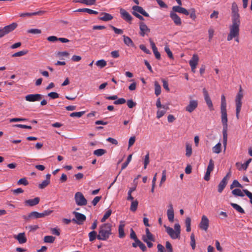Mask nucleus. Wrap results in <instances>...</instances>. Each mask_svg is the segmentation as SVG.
<instances>
[{"mask_svg":"<svg viewBox=\"0 0 252 252\" xmlns=\"http://www.w3.org/2000/svg\"><path fill=\"white\" fill-rule=\"evenodd\" d=\"M125 224L124 223V222L121 221L120 224L119 226V237L120 238H123L125 237V234L124 232V227H125Z\"/></svg>","mask_w":252,"mask_h":252,"instance_id":"obj_26","label":"nucleus"},{"mask_svg":"<svg viewBox=\"0 0 252 252\" xmlns=\"http://www.w3.org/2000/svg\"><path fill=\"white\" fill-rule=\"evenodd\" d=\"M140 34L142 36H144L145 34H147L150 32L149 29H148L147 26L143 22L140 24Z\"/></svg>","mask_w":252,"mask_h":252,"instance_id":"obj_22","label":"nucleus"},{"mask_svg":"<svg viewBox=\"0 0 252 252\" xmlns=\"http://www.w3.org/2000/svg\"><path fill=\"white\" fill-rule=\"evenodd\" d=\"M14 238L21 244L25 243L27 241L25 234L24 232L20 233L18 235L14 236Z\"/></svg>","mask_w":252,"mask_h":252,"instance_id":"obj_20","label":"nucleus"},{"mask_svg":"<svg viewBox=\"0 0 252 252\" xmlns=\"http://www.w3.org/2000/svg\"><path fill=\"white\" fill-rule=\"evenodd\" d=\"M13 126L14 127H16L22 128H27V129H32V126H31L24 125H22V124H16V125H13Z\"/></svg>","mask_w":252,"mask_h":252,"instance_id":"obj_54","label":"nucleus"},{"mask_svg":"<svg viewBox=\"0 0 252 252\" xmlns=\"http://www.w3.org/2000/svg\"><path fill=\"white\" fill-rule=\"evenodd\" d=\"M101 15H103V16L100 17L99 19L103 21H110L113 18L112 15L107 13H102Z\"/></svg>","mask_w":252,"mask_h":252,"instance_id":"obj_28","label":"nucleus"},{"mask_svg":"<svg viewBox=\"0 0 252 252\" xmlns=\"http://www.w3.org/2000/svg\"><path fill=\"white\" fill-rule=\"evenodd\" d=\"M130 237L131 239H132L134 240H136L137 241H138L139 240V239L137 238V237L136 236V235L135 232L132 228L130 229Z\"/></svg>","mask_w":252,"mask_h":252,"instance_id":"obj_57","label":"nucleus"},{"mask_svg":"<svg viewBox=\"0 0 252 252\" xmlns=\"http://www.w3.org/2000/svg\"><path fill=\"white\" fill-rule=\"evenodd\" d=\"M169 16L175 25L179 26L182 25V20L177 13L171 10Z\"/></svg>","mask_w":252,"mask_h":252,"instance_id":"obj_13","label":"nucleus"},{"mask_svg":"<svg viewBox=\"0 0 252 252\" xmlns=\"http://www.w3.org/2000/svg\"><path fill=\"white\" fill-rule=\"evenodd\" d=\"M165 247L167 250V252H173L172 246L169 241H166Z\"/></svg>","mask_w":252,"mask_h":252,"instance_id":"obj_55","label":"nucleus"},{"mask_svg":"<svg viewBox=\"0 0 252 252\" xmlns=\"http://www.w3.org/2000/svg\"><path fill=\"white\" fill-rule=\"evenodd\" d=\"M243 97L242 88L240 86L239 91L236 95L235 98L236 103V116L237 119L239 118V114L242 107V99Z\"/></svg>","mask_w":252,"mask_h":252,"instance_id":"obj_6","label":"nucleus"},{"mask_svg":"<svg viewBox=\"0 0 252 252\" xmlns=\"http://www.w3.org/2000/svg\"><path fill=\"white\" fill-rule=\"evenodd\" d=\"M132 9L133 11H135V12H139L145 17H149L148 13L146 12L141 6H139L137 5L133 6L132 7Z\"/></svg>","mask_w":252,"mask_h":252,"instance_id":"obj_24","label":"nucleus"},{"mask_svg":"<svg viewBox=\"0 0 252 252\" xmlns=\"http://www.w3.org/2000/svg\"><path fill=\"white\" fill-rule=\"evenodd\" d=\"M230 205L234 209H235L238 212L241 214H244L245 213L244 210L237 204L231 203Z\"/></svg>","mask_w":252,"mask_h":252,"instance_id":"obj_30","label":"nucleus"},{"mask_svg":"<svg viewBox=\"0 0 252 252\" xmlns=\"http://www.w3.org/2000/svg\"><path fill=\"white\" fill-rule=\"evenodd\" d=\"M69 54L67 51L58 52L57 53V57L60 58L61 59H63L62 58L63 57H67L69 56Z\"/></svg>","mask_w":252,"mask_h":252,"instance_id":"obj_44","label":"nucleus"},{"mask_svg":"<svg viewBox=\"0 0 252 252\" xmlns=\"http://www.w3.org/2000/svg\"><path fill=\"white\" fill-rule=\"evenodd\" d=\"M126 100L124 98H119L114 102V104L116 105L123 104L126 103Z\"/></svg>","mask_w":252,"mask_h":252,"instance_id":"obj_58","label":"nucleus"},{"mask_svg":"<svg viewBox=\"0 0 252 252\" xmlns=\"http://www.w3.org/2000/svg\"><path fill=\"white\" fill-rule=\"evenodd\" d=\"M190 246L193 250L195 248V236L193 233H192L190 236Z\"/></svg>","mask_w":252,"mask_h":252,"instance_id":"obj_47","label":"nucleus"},{"mask_svg":"<svg viewBox=\"0 0 252 252\" xmlns=\"http://www.w3.org/2000/svg\"><path fill=\"white\" fill-rule=\"evenodd\" d=\"M146 235H143L142 236V239L144 237L146 239H147V241H155V239L153 235L150 232V230L148 228H146L145 230Z\"/></svg>","mask_w":252,"mask_h":252,"instance_id":"obj_27","label":"nucleus"},{"mask_svg":"<svg viewBox=\"0 0 252 252\" xmlns=\"http://www.w3.org/2000/svg\"><path fill=\"white\" fill-rule=\"evenodd\" d=\"M55 240V237L52 236H46L44 238L45 243H53Z\"/></svg>","mask_w":252,"mask_h":252,"instance_id":"obj_38","label":"nucleus"},{"mask_svg":"<svg viewBox=\"0 0 252 252\" xmlns=\"http://www.w3.org/2000/svg\"><path fill=\"white\" fill-rule=\"evenodd\" d=\"M124 37V42L125 44H126L128 46H133V42L132 40L128 36L126 35H123Z\"/></svg>","mask_w":252,"mask_h":252,"instance_id":"obj_31","label":"nucleus"},{"mask_svg":"<svg viewBox=\"0 0 252 252\" xmlns=\"http://www.w3.org/2000/svg\"><path fill=\"white\" fill-rule=\"evenodd\" d=\"M28 32L32 34H40L41 33V31L37 29H31L28 30Z\"/></svg>","mask_w":252,"mask_h":252,"instance_id":"obj_50","label":"nucleus"},{"mask_svg":"<svg viewBox=\"0 0 252 252\" xmlns=\"http://www.w3.org/2000/svg\"><path fill=\"white\" fill-rule=\"evenodd\" d=\"M89 240L91 242L94 241L96 238L97 239V234L96 231L93 230L89 233Z\"/></svg>","mask_w":252,"mask_h":252,"instance_id":"obj_33","label":"nucleus"},{"mask_svg":"<svg viewBox=\"0 0 252 252\" xmlns=\"http://www.w3.org/2000/svg\"><path fill=\"white\" fill-rule=\"evenodd\" d=\"M166 232L172 239H180L181 234V226L179 223H175L174 226V229L164 225Z\"/></svg>","mask_w":252,"mask_h":252,"instance_id":"obj_5","label":"nucleus"},{"mask_svg":"<svg viewBox=\"0 0 252 252\" xmlns=\"http://www.w3.org/2000/svg\"><path fill=\"white\" fill-rule=\"evenodd\" d=\"M106 153V150L103 149H99L94 151V154L97 157H100Z\"/></svg>","mask_w":252,"mask_h":252,"instance_id":"obj_32","label":"nucleus"},{"mask_svg":"<svg viewBox=\"0 0 252 252\" xmlns=\"http://www.w3.org/2000/svg\"><path fill=\"white\" fill-rule=\"evenodd\" d=\"M73 214L75 216V219H73L72 221L77 223L78 225H81L86 220L85 215L80 213L77 212H73Z\"/></svg>","mask_w":252,"mask_h":252,"instance_id":"obj_9","label":"nucleus"},{"mask_svg":"<svg viewBox=\"0 0 252 252\" xmlns=\"http://www.w3.org/2000/svg\"><path fill=\"white\" fill-rule=\"evenodd\" d=\"M45 12H46L45 11L40 10V11H38L37 12H32V13H29V12L22 13L20 14V16L24 17H26V16L31 17V16H34V15H42Z\"/></svg>","mask_w":252,"mask_h":252,"instance_id":"obj_21","label":"nucleus"},{"mask_svg":"<svg viewBox=\"0 0 252 252\" xmlns=\"http://www.w3.org/2000/svg\"><path fill=\"white\" fill-rule=\"evenodd\" d=\"M169 109L168 104L162 105L158 99V118L164 115L166 111Z\"/></svg>","mask_w":252,"mask_h":252,"instance_id":"obj_16","label":"nucleus"},{"mask_svg":"<svg viewBox=\"0 0 252 252\" xmlns=\"http://www.w3.org/2000/svg\"><path fill=\"white\" fill-rule=\"evenodd\" d=\"M112 225L109 223H106L99 226L97 239L106 241L111 235Z\"/></svg>","mask_w":252,"mask_h":252,"instance_id":"obj_3","label":"nucleus"},{"mask_svg":"<svg viewBox=\"0 0 252 252\" xmlns=\"http://www.w3.org/2000/svg\"><path fill=\"white\" fill-rule=\"evenodd\" d=\"M251 161L252 158L249 159L245 163L241 165V168L244 170H246Z\"/></svg>","mask_w":252,"mask_h":252,"instance_id":"obj_63","label":"nucleus"},{"mask_svg":"<svg viewBox=\"0 0 252 252\" xmlns=\"http://www.w3.org/2000/svg\"><path fill=\"white\" fill-rule=\"evenodd\" d=\"M192 154V147L191 145L187 143L186 144V156L187 157H190Z\"/></svg>","mask_w":252,"mask_h":252,"instance_id":"obj_29","label":"nucleus"},{"mask_svg":"<svg viewBox=\"0 0 252 252\" xmlns=\"http://www.w3.org/2000/svg\"><path fill=\"white\" fill-rule=\"evenodd\" d=\"M96 65L100 67V68H103L104 67H105L106 64H107V63L104 60H98L96 62Z\"/></svg>","mask_w":252,"mask_h":252,"instance_id":"obj_42","label":"nucleus"},{"mask_svg":"<svg viewBox=\"0 0 252 252\" xmlns=\"http://www.w3.org/2000/svg\"><path fill=\"white\" fill-rule=\"evenodd\" d=\"M42 97V95L41 94H30L25 96V99L27 101L34 102L40 101Z\"/></svg>","mask_w":252,"mask_h":252,"instance_id":"obj_12","label":"nucleus"},{"mask_svg":"<svg viewBox=\"0 0 252 252\" xmlns=\"http://www.w3.org/2000/svg\"><path fill=\"white\" fill-rule=\"evenodd\" d=\"M213 153L219 154L221 152V144L218 143L212 149Z\"/></svg>","mask_w":252,"mask_h":252,"instance_id":"obj_35","label":"nucleus"},{"mask_svg":"<svg viewBox=\"0 0 252 252\" xmlns=\"http://www.w3.org/2000/svg\"><path fill=\"white\" fill-rule=\"evenodd\" d=\"M166 179V171L163 170L162 173V177L159 183V186L161 187L163 183L165 182Z\"/></svg>","mask_w":252,"mask_h":252,"instance_id":"obj_53","label":"nucleus"},{"mask_svg":"<svg viewBox=\"0 0 252 252\" xmlns=\"http://www.w3.org/2000/svg\"><path fill=\"white\" fill-rule=\"evenodd\" d=\"M231 20L232 24L229 26V33L227 37V40L230 41L233 38L237 37L235 40L238 42L239 39L238 37L239 35L241 20L238 7L235 2H233L232 3Z\"/></svg>","mask_w":252,"mask_h":252,"instance_id":"obj_1","label":"nucleus"},{"mask_svg":"<svg viewBox=\"0 0 252 252\" xmlns=\"http://www.w3.org/2000/svg\"><path fill=\"white\" fill-rule=\"evenodd\" d=\"M111 213L112 211L110 209L108 210L104 215L103 218L101 219V221L102 222H104L110 216Z\"/></svg>","mask_w":252,"mask_h":252,"instance_id":"obj_43","label":"nucleus"},{"mask_svg":"<svg viewBox=\"0 0 252 252\" xmlns=\"http://www.w3.org/2000/svg\"><path fill=\"white\" fill-rule=\"evenodd\" d=\"M181 5L174 6L172 8V11L174 12L183 14L185 15H189L190 18L193 20H195L196 18V10L194 8H191L188 10L184 7L181 6Z\"/></svg>","mask_w":252,"mask_h":252,"instance_id":"obj_4","label":"nucleus"},{"mask_svg":"<svg viewBox=\"0 0 252 252\" xmlns=\"http://www.w3.org/2000/svg\"><path fill=\"white\" fill-rule=\"evenodd\" d=\"M40 198L38 197H35L34 199L26 200L25 204L29 206H33L38 204L39 202Z\"/></svg>","mask_w":252,"mask_h":252,"instance_id":"obj_23","label":"nucleus"},{"mask_svg":"<svg viewBox=\"0 0 252 252\" xmlns=\"http://www.w3.org/2000/svg\"><path fill=\"white\" fill-rule=\"evenodd\" d=\"M120 14L122 18L127 22H130L132 20V17L131 16L125 9L121 8L120 9Z\"/></svg>","mask_w":252,"mask_h":252,"instance_id":"obj_18","label":"nucleus"},{"mask_svg":"<svg viewBox=\"0 0 252 252\" xmlns=\"http://www.w3.org/2000/svg\"><path fill=\"white\" fill-rule=\"evenodd\" d=\"M41 213H38L36 211H33L29 214L28 216H25L24 219L26 220H29L30 219L42 218Z\"/></svg>","mask_w":252,"mask_h":252,"instance_id":"obj_17","label":"nucleus"},{"mask_svg":"<svg viewBox=\"0 0 252 252\" xmlns=\"http://www.w3.org/2000/svg\"><path fill=\"white\" fill-rule=\"evenodd\" d=\"M111 56L113 58H118L120 56L118 50H115L111 52Z\"/></svg>","mask_w":252,"mask_h":252,"instance_id":"obj_60","label":"nucleus"},{"mask_svg":"<svg viewBox=\"0 0 252 252\" xmlns=\"http://www.w3.org/2000/svg\"><path fill=\"white\" fill-rule=\"evenodd\" d=\"M85 111L73 112L70 114V116L71 117L80 118L85 114Z\"/></svg>","mask_w":252,"mask_h":252,"instance_id":"obj_39","label":"nucleus"},{"mask_svg":"<svg viewBox=\"0 0 252 252\" xmlns=\"http://www.w3.org/2000/svg\"><path fill=\"white\" fill-rule=\"evenodd\" d=\"M234 188H242L243 186L239 183L237 180H234L232 184L230 185V189H232Z\"/></svg>","mask_w":252,"mask_h":252,"instance_id":"obj_45","label":"nucleus"},{"mask_svg":"<svg viewBox=\"0 0 252 252\" xmlns=\"http://www.w3.org/2000/svg\"><path fill=\"white\" fill-rule=\"evenodd\" d=\"M203 93L204 96V99L207 105H208L210 110H213L214 108L212 100L209 95L207 91L205 88L203 89Z\"/></svg>","mask_w":252,"mask_h":252,"instance_id":"obj_14","label":"nucleus"},{"mask_svg":"<svg viewBox=\"0 0 252 252\" xmlns=\"http://www.w3.org/2000/svg\"><path fill=\"white\" fill-rule=\"evenodd\" d=\"M138 204V202L137 200H135L134 201H132L131 203L130 210L132 212H135L136 210H137Z\"/></svg>","mask_w":252,"mask_h":252,"instance_id":"obj_36","label":"nucleus"},{"mask_svg":"<svg viewBox=\"0 0 252 252\" xmlns=\"http://www.w3.org/2000/svg\"><path fill=\"white\" fill-rule=\"evenodd\" d=\"M209 220L208 218L203 215L201 218V221L199 224V227L200 229L207 231L209 227Z\"/></svg>","mask_w":252,"mask_h":252,"instance_id":"obj_11","label":"nucleus"},{"mask_svg":"<svg viewBox=\"0 0 252 252\" xmlns=\"http://www.w3.org/2000/svg\"><path fill=\"white\" fill-rule=\"evenodd\" d=\"M131 158L132 155H129L127 157L126 161L122 164L121 170L125 169L127 166L128 164L130 162Z\"/></svg>","mask_w":252,"mask_h":252,"instance_id":"obj_41","label":"nucleus"},{"mask_svg":"<svg viewBox=\"0 0 252 252\" xmlns=\"http://www.w3.org/2000/svg\"><path fill=\"white\" fill-rule=\"evenodd\" d=\"M149 163V155L148 153L145 157L144 158V168L146 169L147 167V165Z\"/></svg>","mask_w":252,"mask_h":252,"instance_id":"obj_61","label":"nucleus"},{"mask_svg":"<svg viewBox=\"0 0 252 252\" xmlns=\"http://www.w3.org/2000/svg\"><path fill=\"white\" fill-rule=\"evenodd\" d=\"M198 106V101L196 100H191L189 104L186 107V110L189 113L193 112Z\"/></svg>","mask_w":252,"mask_h":252,"instance_id":"obj_15","label":"nucleus"},{"mask_svg":"<svg viewBox=\"0 0 252 252\" xmlns=\"http://www.w3.org/2000/svg\"><path fill=\"white\" fill-rule=\"evenodd\" d=\"M199 58L197 55H193L191 60L189 62V64L190 66L193 67H196L198 64Z\"/></svg>","mask_w":252,"mask_h":252,"instance_id":"obj_25","label":"nucleus"},{"mask_svg":"<svg viewBox=\"0 0 252 252\" xmlns=\"http://www.w3.org/2000/svg\"><path fill=\"white\" fill-rule=\"evenodd\" d=\"M220 113L221 123L223 126V144L225 147L227 141V115L226 111V102L225 96L222 94L221 96Z\"/></svg>","mask_w":252,"mask_h":252,"instance_id":"obj_2","label":"nucleus"},{"mask_svg":"<svg viewBox=\"0 0 252 252\" xmlns=\"http://www.w3.org/2000/svg\"><path fill=\"white\" fill-rule=\"evenodd\" d=\"M127 105L129 108H132L133 107H134L136 103L134 102L133 100L132 99H129L127 101Z\"/></svg>","mask_w":252,"mask_h":252,"instance_id":"obj_56","label":"nucleus"},{"mask_svg":"<svg viewBox=\"0 0 252 252\" xmlns=\"http://www.w3.org/2000/svg\"><path fill=\"white\" fill-rule=\"evenodd\" d=\"M106 141L111 143L112 144L117 145L118 144L117 140L114 138L109 137L106 139Z\"/></svg>","mask_w":252,"mask_h":252,"instance_id":"obj_64","label":"nucleus"},{"mask_svg":"<svg viewBox=\"0 0 252 252\" xmlns=\"http://www.w3.org/2000/svg\"><path fill=\"white\" fill-rule=\"evenodd\" d=\"M96 0H84L83 3L87 5H92L95 4Z\"/></svg>","mask_w":252,"mask_h":252,"instance_id":"obj_59","label":"nucleus"},{"mask_svg":"<svg viewBox=\"0 0 252 252\" xmlns=\"http://www.w3.org/2000/svg\"><path fill=\"white\" fill-rule=\"evenodd\" d=\"M232 193L235 196H238L241 197L244 196V194L243 193L241 189H233L232 191Z\"/></svg>","mask_w":252,"mask_h":252,"instance_id":"obj_37","label":"nucleus"},{"mask_svg":"<svg viewBox=\"0 0 252 252\" xmlns=\"http://www.w3.org/2000/svg\"><path fill=\"white\" fill-rule=\"evenodd\" d=\"M48 95L53 99L57 98L59 97V94L56 92H51L48 94Z\"/></svg>","mask_w":252,"mask_h":252,"instance_id":"obj_62","label":"nucleus"},{"mask_svg":"<svg viewBox=\"0 0 252 252\" xmlns=\"http://www.w3.org/2000/svg\"><path fill=\"white\" fill-rule=\"evenodd\" d=\"M17 184L18 185H23L24 186H27L29 184V183L25 178H23L20 179L18 182Z\"/></svg>","mask_w":252,"mask_h":252,"instance_id":"obj_49","label":"nucleus"},{"mask_svg":"<svg viewBox=\"0 0 252 252\" xmlns=\"http://www.w3.org/2000/svg\"><path fill=\"white\" fill-rule=\"evenodd\" d=\"M150 45L153 49L154 55H155L156 59H158V50H157L156 44H155L154 41L151 39H150Z\"/></svg>","mask_w":252,"mask_h":252,"instance_id":"obj_34","label":"nucleus"},{"mask_svg":"<svg viewBox=\"0 0 252 252\" xmlns=\"http://www.w3.org/2000/svg\"><path fill=\"white\" fill-rule=\"evenodd\" d=\"M28 51L27 50H23L20 51L18 52H16L13 54L12 55V57H21L26 55L28 53Z\"/></svg>","mask_w":252,"mask_h":252,"instance_id":"obj_40","label":"nucleus"},{"mask_svg":"<svg viewBox=\"0 0 252 252\" xmlns=\"http://www.w3.org/2000/svg\"><path fill=\"white\" fill-rule=\"evenodd\" d=\"M110 27L116 34H122L123 33V30L122 29H118L112 25L110 26Z\"/></svg>","mask_w":252,"mask_h":252,"instance_id":"obj_52","label":"nucleus"},{"mask_svg":"<svg viewBox=\"0 0 252 252\" xmlns=\"http://www.w3.org/2000/svg\"><path fill=\"white\" fill-rule=\"evenodd\" d=\"M17 27V24L13 23L3 28H0V38L14 31Z\"/></svg>","mask_w":252,"mask_h":252,"instance_id":"obj_7","label":"nucleus"},{"mask_svg":"<svg viewBox=\"0 0 252 252\" xmlns=\"http://www.w3.org/2000/svg\"><path fill=\"white\" fill-rule=\"evenodd\" d=\"M164 50H165V52L167 53L168 57L170 59H173V56L172 53L171 51L168 46H165V47H164Z\"/></svg>","mask_w":252,"mask_h":252,"instance_id":"obj_48","label":"nucleus"},{"mask_svg":"<svg viewBox=\"0 0 252 252\" xmlns=\"http://www.w3.org/2000/svg\"><path fill=\"white\" fill-rule=\"evenodd\" d=\"M49 184L50 182H49L48 181L45 180L42 181V182L39 185L38 187L40 189H43L46 188Z\"/></svg>","mask_w":252,"mask_h":252,"instance_id":"obj_51","label":"nucleus"},{"mask_svg":"<svg viewBox=\"0 0 252 252\" xmlns=\"http://www.w3.org/2000/svg\"><path fill=\"white\" fill-rule=\"evenodd\" d=\"M231 172L229 171L226 176L222 179L218 185V191L219 192L221 193L226 187L228 181L231 176Z\"/></svg>","mask_w":252,"mask_h":252,"instance_id":"obj_10","label":"nucleus"},{"mask_svg":"<svg viewBox=\"0 0 252 252\" xmlns=\"http://www.w3.org/2000/svg\"><path fill=\"white\" fill-rule=\"evenodd\" d=\"M168 219L170 222H173L174 219V209L172 205H169V208L167 211Z\"/></svg>","mask_w":252,"mask_h":252,"instance_id":"obj_19","label":"nucleus"},{"mask_svg":"<svg viewBox=\"0 0 252 252\" xmlns=\"http://www.w3.org/2000/svg\"><path fill=\"white\" fill-rule=\"evenodd\" d=\"M74 199L76 204L78 206H85L87 204L86 199L80 192H77L75 194Z\"/></svg>","mask_w":252,"mask_h":252,"instance_id":"obj_8","label":"nucleus"},{"mask_svg":"<svg viewBox=\"0 0 252 252\" xmlns=\"http://www.w3.org/2000/svg\"><path fill=\"white\" fill-rule=\"evenodd\" d=\"M214 168V162L212 159L209 160V164L207 166V171L212 172Z\"/></svg>","mask_w":252,"mask_h":252,"instance_id":"obj_46","label":"nucleus"}]
</instances>
